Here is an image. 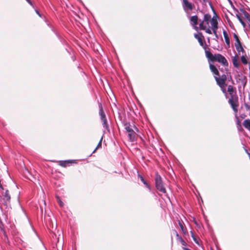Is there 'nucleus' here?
I'll return each mask as SVG.
<instances>
[{"instance_id":"f257e3e1","label":"nucleus","mask_w":250,"mask_h":250,"mask_svg":"<svg viewBox=\"0 0 250 250\" xmlns=\"http://www.w3.org/2000/svg\"><path fill=\"white\" fill-rule=\"evenodd\" d=\"M206 56L208 59V62H218L225 67L228 66V62L224 56L220 54H212L210 51L206 50Z\"/></svg>"},{"instance_id":"f03ea898","label":"nucleus","mask_w":250,"mask_h":250,"mask_svg":"<svg viewBox=\"0 0 250 250\" xmlns=\"http://www.w3.org/2000/svg\"><path fill=\"white\" fill-rule=\"evenodd\" d=\"M124 126L128 134L127 136L129 141L130 142H134L136 136L135 131L138 132L139 131L138 129L135 125H132L129 122L124 123Z\"/></svg>"},{"instance_id":"7ed1b4c3","label":"nucleus","mask_w":250,"mask_h":250,"mask_svg":"<svg viewBox=\"0 0 250 250\" xmlns=\"http://www.w3.org/2000/svg\"><path fill=\"white\" fill-rule=\"evenodd\" d=\"M202 21H208L210 22L211 25V29L212 30L213 34L215 36L216 38L218 37L217 34V30L218 29V21L216 18L213 17L211 19V16L209 14H205L204 16V19Z\"/></svg>"},{"instance_id":"20e7f679","label":"nucleus","mask_w":250,"mask_h":250,"mask_svg":"<svg viewBox=\"0 0 250 250\" xmlns=\"http://www.w3.org/2000/svg\"><path fill=\"white\" fill-rule=\"evenodd\" d=\"M155 185L158 190L164 193H166V189L163 185L162 178L157 173H156Z\"/></svg>"},{"instance_id":"39448f33","label":"nucleus","mask_w":250,"mask_h":250,"mask_svg":"<svg viewBox=\"0 0 250 250\" xmlns=\"http://www.w3.org/2000/svg\"><path fill=\"white\" fill-rule=\"evenodd\" d=\"M228 102L234 112L236 114L238 112V106L239 105L238 96H234L232 97H230L229 99Z\"/></svg>"},{"instance_id":"423d86ee","label":"nucleus","mask_w":250,"mask_h":250,"mask_svg":"<svg viewBox=\"0 0 250 250\" xmlns=\"http://www.w3.org/2000/svg\"><path fill=\"white\" fill-rule=\"evenodd\" d=\"M182 7L184 11L186 13L187 16H188L190 14V11H192L194 8V5L189 2L188 0H183Z\"/></svg>"},{"instance_id":"0eeeda50","label":"nucleus","mask_w":250,"mask_h":250,"mask_svg":"<svg viewBox=\"0 0 250 250\" xmlns=\"http://www.w3.org/2000/svg\"><path fill=\"white\" fill-rule=\"evenodd\" d=\"M209 22L208 21H201L199 24V28L200 30H204L209 34H212V29L209 26Z\"/></svg>"},{"instance_id":"6e6552de","label":"nucleus","mask_w":250,"mask_h":250,"mask_svg":"<svg viewBox=\"0 0 250 250\" xmlns=\"http://www.w3.org/2000/svg\"><path fill=\"white\" fill-rule=\"evenodd\" d=\"M189 19L190 24L192 26L193 28L195 30H198V27H197L198 18L197 16H193L191 17L188 16Z\"/></svg>"},{"instance_id":"1a4fd4ad","label":"nucleus","mask_w":250,"mask_h":250,"mask_svg":"<svg viewBox=\"0 0 250 250\" xmlns=\"http://www.w3.org/2000/svg\"><path fill=\"white\" fill-rule=\"evenodd\" d=\"M214 78L217 82V83L219 86H222L226 84V76L223 74L221 78H219V76H214Z\"/></svg>"},{"instance_id":"9d476101","label":"nucleus","mask_w":250,"mask_h":250,"mask_svg":"<svg viewBox=\"0 0 250 250\" xmlns=\"http://www.w3.org/2000/svg\"><path fill=\"white\" fill-rule=\"evenodd\" d=\"M194 37L198 40L200 45L204 47L206 49V46H204V36L201 33L198 34H195L194 35Z\"/></svg>"},{"instance_id":"9b49d317","label":"nucleus","mask_w":250,"mask_h":250,"mask_svg":"<svg viewBox=\"0 0 250 250\" xmlns=\"http://www.w3.org/2000/svg\"><path fill=\"white\" fill-rule=\"evenodd\" d=\"M209 68L214 76H219V73L217 67L213 64V62H208Z\"/></svg>"},{"instance_id":"f8f14e48","label":"nucleus","mask_w":250,"mask_h":250,"mask_svg":"<svg viewBox=\"0 0 250 250\" xmlns=\"http://www.w3.org/2000/svg\"><path fill=\"white\" fill-rule=\"evenodd\" d=\"M241 13L239 14L242 18H244L249 23L250 26V14L245 10L243 9H241Z\"/></svg>"},{"instance_id":"ddd939ff","label":"nucleus","mask_w":250,"mask_h":250,"mask_svg":"<svg viewBox=\"0 0 250 250\" xmlns=\"http://www.w3.org/2000/svg\"><path fill=\"white\" fill-rule=\"evenodd\" d=\"M227 91L229 92V94L230 95V97H232V96H237L236 92V91H235L233 87L231 85H229L228 86Z\"/></svg>"},{"instance_id":"4468645a","label":"nucleus","mask_w":250,"mask_h":250,"mask_svg":"<svg viewBox=\"0 0 250 250\" xmlns=\"http://www.w3.org/2000/svg\"><path fill=\"white\" fill-rule=\"evenodd\" d=\"M99 115L100 116V117H101V120H104V119H106V117H105V115L104 114V112L103 110V107H102V104L101 103H99Z\"/></svg>"},{"instance_id":"2eb2a0df","label":"nucleus","mask_w":250,"mask_h":250,"mask_svg":"<svg viewBox=\"0 0 250 250\" xmlns=\"http://www.w3.org/2000/svg\"><path fill=\"white\" fill-rule=\"evenodd\" d=\"M99 115L100 116V117H101V120H104V119H106V117H105V115L104 114V112L103 110V107H102V104L101 103H99Z\"/></svg>"},{"instance_id":"dca6fc26","label":"nucleus","mask_w":250,"mask_h":250,"mask_svg":"<svg viewBox=\"0 0 250 250\" xmlns=\"http://www.w3.org/2000/svg\"><path fill=\"white\" fill-rule=\"evenodd\" d=\"M235 46L236 50L240 54L241 52L244 53L245 52L244 48H243L241 42H235Z\"/></svg>"},{"instance_id":"f3484780","label":"nucleus","mask_w":250,"mask_h":250,"mask_svg":"<svg viewBox=\"0 0 250 250\" xmlns=\"http://www.w3.org/2000/svg\"><path fill=\"white\" fill-rule=\"evenodd\" d=\"M10 195L9 194V192L8 190H6L5 192V193L3 195V200L5 201L6 203L10 202Z\"/></svg>"},{"instance_id":"a211bd4d","label":"nucleus","mask_w":250,"mask_h":250,"mask_svg":"<svg viewBox=\"0 0 250 250\" xmlns=\"http://www.w3.org/2000/svg\"><path fill=\"white\" fill-rule=\"evenodd\" d=\"M223 33L226 44L228 45V46H229V38L227 32L225 30H224Z\"/></svg>"},{"instance_id":"6ab92c4d","label":"nucleus","mask_w":250,"mask_h":250,"mask_svg":"<svg viewBox=\"0 0 250 250\" xmlns=\"http://www.w3.org/2000/svg\"><path fill=\"white\" fill-rule=\"evenodd\" d=\"M244 126L250 131V120L246 119L243 122Z\"/></svg>"},{"instance_id":"aec40b11","label":"nucleus","mask_w":250,"mask_h":250,"mask_svg":"<svg viewBox=\"0 0 250 250\" xmlns=\"http://www.w3.org/2000/svg\"><path fill=\"white\" fill-rule=\"evenodd\" d=\"M176 236L177 237V239L180 242L182 246H184V247H186L187 246L186 242L183 240L182 237L178 234L177 232H176Z\"/></svg>"},{"instance_id":"412c9836","label":"nucleus","mask_w":250,"mask_h":250,"mask_svg":"<svg viewBox=\"0 0 250 250\" xmlns=\"http://www.w3.org/2000/svg\"><path fill=\"white\" fill-rule=\"evenodd\" d=\"M232 61L233 65L235 67L238 68L239 66V62L237 58L235 56L232 58Z\"/></svg>"},{"instance_id":"4be33fe9","label":"nucleus","mask_w":250,"mask_h":250,"mask_svg":"<svg viewBox=\"0 0 250 250\" xmlns=\"http://www.w3.org/2000/svg\"><path fill=\"white\" fill-rule=\"evenodd\" d=\"M178 224H179V225L182 232H183V233L185 234H187V229L184 228V224H183V222H182L181 221L179 220Z\"/></svg>"},{"instance_id":"5701e85b","label":"nucleus","mask_w":250,"mask_h":250,"mask_svg":"<svg viewBox=\"0 0 250 250\" xmlns=\"http://www.w3.org/2000/svg\"><path fill=\"white\" fill-rule=\"evenodd\" d=\"M101 121L102 122V125H103V127L104 128H105V129H106L107 131H109V125L107 124L106 119H104V120H101Z\"/></svg>"},{"instance_id":"b1692460","label":"nucleus","mask_w":250,"mask_h":250,"mask_svg":"<svg viewBox=\"0 0 250 250\" xmlns=\"http://www.w3.org/2000/svg\"><path fill=\"white\" fill-rule=\"evenodd\" d=\"M236 16L237 18H238V20L239 21L241 22V23L243 25V26L244 27H245L246 26V24H245V22L242 19V17H241V16L239 14H236Z\"/></svg>"},{"instance_id":"393cba45","label":"nucleus","mask_w":250,"mask_h":250,"mask_svg":"<svg viewBox=\"0 0 250 250\" xmlns=\"http://www.w3.org/2000/svg\"><path fill=\"white\" fill-rule=\"evenodd\" d=\"M139 177H140V180H141V181L144 183V184H145L146 187L149 189L150 190V187L149 186V185L146 183V182L145 180V179H144V178L140 175H139Z\"/></svg>"},{"instance_id":"a878e982","label":"nucleus","mask_w":250,"mask_h":250,"mask_svg":"<svg viewBox=\"0 0 250 250\" xmlns=\"http://www.w3.org/2000/svg\"><path fill=\"white\" fill-rule=\"evenodd\" d=\"M241 61L244 64L248 63V61L246 55H242L241 57Z\"/></svg>"},{"instance_id":"bb28decb","label":"nucleus","mask_w":250,"mask_h":250,"mask_svg":"<svg viewBox=\"0 0 250 250\" xmlns=\"http://www.w3.org/2000/svg\"><path fill=\"white\" fill-rule=\"evenodd\" d=\"M191 232V237L192 238H193L194 241L197 244L199 245V242L197 240V239H196V238L195 237V236L194 235V234H193V232L192 231H190Z\"/></svg>"},{"instance_id":"cd10ccee","label":"nucleus","mask_w":250,"mask_h":250,"mask_svg":"<svg viewBox=\"0 0 250 250\" xmlns=\"http://www.w3.org/2000/svg\"><path fill=\"white\" fill-rule=\"evenodd\" d=\"M226 85H223L222 86H220V88L221 89V90L222 91V92L226 95H227V91H226Z\"/></svg>"},{"instance_id":"c85d7f7f","label":"nucleus","mask_w":250,"mask_h":250,"mask_svg":"<svg viewBox=\"0 0 250 250\" xmlns=\"http://www.w3.org/2000/svg\"><path fill=\"white\" fill-rule=\"evenodd\" d=\"M233 37H234V38L235 39V42H240L238 36L236 34H235V33L234 34Z\"/></svg>"},{"instance_id":"c756f323","label":"nucleus","mask_w":250,"mask_h":250,"mask_svg":"<svg viewBox=\"0 0 250 250\" xmlns=\"http://www.w3.org/2000/svg\"><path fill=\"white\" fill-rule=\"evenodd\" d=\"M102 138H101V140L100 141V142H99L96 149L94 150L93 152H94L96 150V149H97L99 147H101L102 146Z\"/></svg>"},{"instance_id":"7c9ffc66","label":"nucleus","mask_w":250,"mask_h":250,"mask_svg":"<svg viewBox=\"0 0 250 250\" xmlns=\"http://www.w3.org/2000/svg\"><path fill=\"white\" fill-rule=\"evenodd\" d=\"M58 202L59 203V205L61 207H62L63 206V202L59 198H58Z\"/></svg>"},{"instance_id":"2f4dec72","label":"nucleus","mask_w":250,"mask_h":250,"mask_svg":"<svg viewBox=\"0 0 250 250\" xmlns=\"http://www.w3.org/2000/svg\"><path fill=\"white\" fill-rule=\"evenodd\" d=\"M36 13L40 16L41 17V15L37 10H35Z\"/></svg>"},{"instance_id":"473e14b6","label":"nucleus","mask_w":250,"mask_h":250,"mask_svg":"<svg viewBox=\"0 0 250 250\" xmlns=\"http://www.w3.org/2000/svg\"><path fill=\"white\" fill-rule=\"evenodd\" d=\"M29 4H30L31 6H33V3L31 0L28 2Z\"/></svg>"},{"instance_id":"72a5a7b5","label":"nucleus","mask_w":250,"mask_h":250,"mask_svg":"<svg viewBox=\"0 0 250 250\" xmlns=\"http://www.w3.org/2000/svg\"><path fill=\"white\" fill-rule=\"evenodd\" d=\"M66 163V162H61L60 165H61V166H65V165H63V163Z\"/></svg>"},{"instance_id":"f704fd0d","label":"nucleus","mask_w":250,"mask_h":250,"mask_svg":"<svg viewBox=\"0 0 250 250\" xmlns=\"http://www.w3.org/2000/svg\"><path fill=\"white\" fill-rule=\"evenodd\" d=\"M238 124L240 126H241L240 123L239 121H238Z\"/></svg>"},{"instance_id":"c9c22d12","label":"nucleus","mask_w":250,"mask_h":250,"mask_svg":"<svg viewBox=\"0 0 250 250\" xmlns=\"http://www.w3.org/2000/svg\"><path fill=\"white\" fill-rule=\"evenodd\" d=\"M249 69H250V64L249 65Z\"/></svg>"},{"instance_id":"e433bc0d","label":"nucleus","mask_w":250,"mask_h":250,"mask_svg":"<svg viewBox=\"0 0 250 250\" xmlns=\"http://www.w3.org/2000/svg\"><path fill=\"white\" fill-rule=\"evenodd\" d=\"M27 2L29 1L30 0H26Z\"/></svg>"},{"instance_id":"4c0bfd02","label":"nucleus","mask_w":250,"mask_h":250,"mask_svg":"<svg viewBox=\"0 0 250 250\" xmlns=\"http://www.w3.org/2000/svg\"><path fill=\"white\" fill-rule=\"evenodd\" d=\"M204 1H206V0H203Z\"/></svg>"}]
</instances>
